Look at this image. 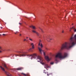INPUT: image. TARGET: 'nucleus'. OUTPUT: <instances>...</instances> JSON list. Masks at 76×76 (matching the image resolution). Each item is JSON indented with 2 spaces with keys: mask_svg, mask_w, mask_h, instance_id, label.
<instances>
[{
  "mask_svg": "<svg viewBox=\"0 0 76 76\" xmlns=\"http://www.w3.org/2000/svg\"><path fill=\"white\" fill-rule=\"evenodd\" d=\"M75 38V39H74ZM76 34L74 36V38L72 37L69 39V42L67 44V42H65L62 45L61 48V50H64V49H67L69 50L72 47L74 46L76 44Z\"/></svg>",
  "mask_w": 76,
  "mask_h": 76,
  "instance_id": "f257e3e1",
  "label": "nucleus"
},
{
  "mask_svg": "<svg viewBox=\"0 0 76 76\" xmlns=\"http://www.w3.org/2000/svg\"><path fill=\"white\" fill-rule=\"evenodd\" d=\"M17 53H19V54H15V56L16 57H17V56H19V57H24L26 56H30L31 57V60H32L33 58H36L37 57V54H34L33 55H27V52H23L22 53L20 51H18Z\"/></svg>",
  "mask_w": 76,
  "mask_h": 76,
  "instance_id": "f03ea898",
  "label": "nucleus"
},
{
  "mask_svg": "<svg viewBox=\"0 0 76 76\" xmlns=\"http://www.w3.org/2000/svg\"><path fill=\"white\" fill-rule=\"evenodd\" d=\"M67 56V53H65L64 55H62L61 53H58L55 56V61L56 63H58V58H59L61 60H62V59H64Z\"/></svg>",
  "mask_w": 76,
  "mask_h": 76,
  "instance_id": "7ed1b4c3",
  "label": "nucleus"
},
{
  "mask_svg": "<svg viewBox=\"0 0 76 76\" xmlns=\"http://www.w3.org/2000/svg\"><path fill=\"white\" fill-rule=\"evenodd\" d=\"M38 49L39 51L40 54H42V53H43V54L45 56V59H46V60H47V61H50V60L51 59V58H49L48 56H45V52H44V50H42L41 48L39 47H38Z\"/></svg>",
  "mask_w": 76,
  "mask_h": 76,
  "instance_id": "20e7f679",
  "label": "nucleus"
},
{
  "mask_svg": "<svg viewBox=\"0 0 76 76\" xmlns=\"http://www.w3.org/2000/svg\"><path fill=\"white\" fill-rule=\"evenodd\" d=\"M0 68L3 72H4V73L6 74L7 76H12L11 74L10 73L7 72L6 71L5 69L2 66H0Z\"/></svg>",
  "mask_w": 76,
  "mask_h": 76,
  "instance_id": "39448f33",
  "label": "nucleus"
},
{
  "mask_svg": "<svg viewBox=\"0 0 76 76\" xmlns=\"http://www.w3.org/2000/svg\"><path fill=\"white\" fill-rule=\"evenodd\" d=\"M37 59H39V61H37L38 62H40V63L41 64H44V63L42 62L44 61V60H43L42 57L39 56H38L37 57Z\"/></svg>",
  "mask_w": 76,
  "mask_h": 76,
  "instance_id": "423d86ee",
  "label": "nucleus"
},
{
  "mask_svg": "<svg viewBox=\"0 0 76 76\" xmlns=\"http://www.w3.org/2000/svg\"><path fill=\"white\" fill-rule=\"evenodd\" d=\"M38 45L39 46L41 47V48H42V43H41V40L39 41Z\"/></svg>",
  "mask_w": 76,
  "mask_h": 76,
  "instance_id": "0eeeda50",
  "label": "nucleus"
},
{
  "mask_svg": "<svg viewBox=\"0 0 76 76\" xmlns=\"http://www.w3.org/2000/svg\"><path fill=\"white\" fill-rule=\"evenodd\" d=\"M23 68L21 67L17 68L16 70H23Z\"/></svg>",
  "mask_w": 76,
  "mask_h": 76,
  "instance_id": "6e6552de",
  "label": "nucleus"
},
{
  "mask_svg": "<svg viewBox=\"0 0 76 76\" xmlns=\"http://www.w3.org/2000/svg\"><path fill=\"white\" fill-rule=\"evenodd\" d=\"M30 28H32L33 29H36V27L35 26H33L31 25V26H30Z\"/></svg>",
  "mask_w": 76,
  "mask_h": 76,
  "instance_id": "1a4fd4ad",
  "label": "nucleus"
},
{
  "mask_svg": "<svg viewBox=\"0 0 76 76\" xmlns=\"http://www.w3.org/2000/svg\"><path fill=\"white\" fill-rule=\"evenodd\" d=\"M3 66H4V67H5V68H6V69H7V70H8V68H7V66H6V64H3Z\"/></svg>",
  "mask_w": 76,
  "mask_h": 76,
  "instance_id": "9d476101",
  "label": "nucleus"
},
{
  "mask_svg": "<svg viewBox=\"0 0 76 76\" xmlns=\"http://www.w3.org/2000/svg\"><path fill=\"white\" fill-rule=\"evenodd\" d=\"M31 45L32 46V48L33 49H34V43H32L31 44Z\"/></svg>",
  "mask_w": 76,
  "mask_h": 76,
  "instance_id": "9b49d317",
  "label": "nucleus"
},
{
  "mask_svg": "<svg viewBox=\"0 0 76 76\" xmlns=\"http://www.w3.org/2000/svg\"><path fill=\"white\" fill-rule=\"evenodd\" d=\"M39 29L41 30V31L42 32V33H44V31H43V30H42V29H41V28H40V27H39Z\"/></svg>",
  "mask_w": 76,
  "mask_h": 76,
  "instance_id": "f8f14e48",
  "label": "nucleus"
},
{
  "mask_svg": "<svg viewBox=\"0 0 76 76\" xmlns=\"http://www.w3.org/2000/svg\"><path fill=\"white\" fill-rule=\"evenodd\" d=\"M32 48H30L28 50V51H29V52L32 51Z\"/></svg>",
  "mask_w": 76,
  "mask_h": 76,
  "instance_id": "ddd939ff",
  "label": "nucleus"
},
{
  "mask_svg": "<svg viewBox=\"0 0 76 76\" xmlns=\"http://www.w3.org/2000/svg\"><path fill=\"white\" fill-rule=\"evenodd\" d=\"M32 31L33 32V33H35L36 34V33L37 32V31L34 30H32Z\"/></svg>",
  "mask_w": 76,
  "mask_h": 76,
  "instance_id": "4468645a",
  "label": "nucleus"
},
{
  "mask_svg": "<svg viewBox=\"0 0 76 76\" xmlns=\"http://www.w3.org/2000/svg\"><path fill=\"white\" fill-rule=\"evenodd\" d=\"M48 39H49V40H52V39H50L49 38H48L46 39V40H47V41H48Z\"/></svg>",
  "mask_w": 76,
  "mask_h": 76,
  "instance_id": "2eb2a0df",
  "label": "nucleus"
},
{
  "mask_svg": "<svg viewBox=\"0 0 76 76\" xmlns=\"http://www.w3.org/2000/svg\"><path fill=\"white\" fill-rule=\"evenodd\" d=\"M29 39L30 40V41H33V39L30 38H29Z\"/></svg>",
  "mask_w": 76,
  "mask_h": 76,
  "instance_id": "dca6fc26",
  "label": "nucleus"
},
{
  "mask_svg": "<svg viewBox=\"0 0 76 76\" xmlns=\"http://www.w3.org/2000/svg\"><path fill=\"white\" fill-rule=\"evenodd\" d=\"M45 67H48V66L47 65V64H45Z\"/></svg>",
  "mask_w": 76,
  "mask_h": 76,
  "instance_id": "f3484780",
  "label": "nucleus"
},
{
  "mask_svg": "<svg viewBox=\"0 0 76 76\" xmlns=\"http://www.w3.org/2000/svg\"><path fill=\"white\" fill-rule=\"evenodd\" d=\"M36 34H37V36H39V33H38L37 32Z\"/></svg>",
  "mask_w": 76,
  "mask_h": 76,
  "instance_id": "a211bd4d",
  "label": "nucleus"
},
{
  "mask_svg": "<svg viewBox=\"0 0 76 76\" xmlns=\"http://www.w3.org/2000/svg\"><path fill=\"white\" fill-rule=\"evenodd\" d=\"M21 74H23V75H24L25 76H28V75H26V74H24V73H22Z\"/></svg>",
  "mask_w": 76,
  "mask_h": 76,
  "instance_id": "6ab92c4d",
  "label": "nucleus"
},
{
  "mask_svg": "<svg viewBox=\"0 0 76 76\" xmlns=\"http://www.w3.org/2000/svg\"><path fill=\"white\" fill-rule=\"evenodd\" d=\"M50 64H51L52 65H53V64H54V62H51L50 63Z\"/></svg>",
  "mask_w": 76,
  "mask_h": 76,
  "instance_id": "aec40b11",
  "label": "nucleus"
},
{
  "mask_svg": "<svg viewBox=\"0 0 76 76\" xmlns=\"http://www.w3.org/2000/svg\"><path fill=\"white\" fill-rule=\"evenodd\" d=\"M18 33H19V32H18V31H17L15 33V34H18Z\"/></svg>",
  "mask_w": 76,
  "mask_h": 76,
  "instance_id": "412c9836",
  "label": "nucleus"
},
{
  "mask_svg": "<svg viewBox=\"0 0 76 76\" xmlns=\"http://www.w3.org/2000/svg\"><path fill=\"white\" fill-rule=\"evenodd\" d=\"M1 49H2V47L1 46H0V50H1Z\"/></svg>",
  "mask_w": 76,
  "mask_h": 76,
  "instance_id": "4be33fe9",
  "label": "nucleus"
},
{
  "mask_svg": "<svg viewBox=\"0 0 76 76\" xmlns=\"http://www.w3.org/2000/svg\"><path fill=\"white\" fill-rule=\"evenodd\" d=\"M19 25H22V23H19Z\"/></svg>",
  "mask_w": 76,
  "mask_h": 76,
  "instance_id": "5701e85b",
  "label": "nucleus"
},
{
  "mask_svg": "<svg viewBox=\"0 0 76 76\" xmlns=\"http://www.w3.org/2000/svg\"><path fill=\"white\" fill-rule=\"evenodd\" d=\"M72 29L73 28L74 29H75V28L73 27H72Z\"/></svg>",
  "mask_w": 76,
  "mask_h": 76,
  "instance_id": "b1692460",
  "label": "nucleus"
},
{
  "mask_svg": "<svg viewBox=\"0 0 76 76\" xmlns=\"http://www.w3.org/2000/svg\"><path fill=\"white\" fill-rule=\"evenodd\" d=\"M74 31H75V32H76V29H75L74 30Z\"/></svg>",
  "mask_w": 76,
  "mask_h": 76,
  "instance_id": "393cba45",
  "label": "nucleus"
},
{
  "mask_svg": "<svg viewBox=\"0 0 76 76\" xmlns=\"http://www.w3.org/2000/svg\"><path fill=\"white\" fill-rule=\"evenodd\" d=\"M62 33H64V31H62Z\"/></svg>",
  "mask_w": 76,
  "mask_h": 76,
  "instance_id": "a878e982",
  "label": "nucleus"
},
{
  "mask_svg": "<svg viewBox=\"0 0 76 76\" xmlns=\"http://www.w3.org/2000/svg\"><path fill=\"white\" fill-rule=\"evenodd\" d=\"M26 39H24V41H26Z\"/></svg>",
  "mask_w": 76,
  "mask_h": 76,
  "instance_id": "bb28decb",
  "label": "nucleus"
},
{
  "mask_svg": "<svg viewBox=\"0 0 76 76\" xmlns=\"http://www.w3.org/2000/svg\"><path fill=\"white\" fill-rule=\"evenodd\" d=\"M47 76H49V75H50V74H47Z\"/></svg>",
  "mask_w": 76,
  "mask_h": 76,
  "instance_id": "cd10ccee",
  "label": "nucleus"
},
{
  "mask_svg": "<svg viewBox=\"0 0 76 76\" xmlns=\"http://www.w3.org/2000/svg\"><path fill=\"white\" fill-rule=\"evenodd\" d=\"M3 35H5V34H3Z\"/></svg>",
  "mask_w": 76,
  "mask_h": 76,
  "instance_id": "c85d7f7f",
  "label": "nucleus"
},
{
  "mask_svg": "<svg viewBox=\"0 0 76 76\" xmlns=\"http://www.w3.org/2000/svg\"><path fill=\"white\" fill-rule=\"evenodd\" d=\"M46 49L47 50H48V48H46Z\"/></svg>",
  "mask_w": 76,
  "mask_h": 76,
  "instance_id": "c756f323",
  "label": "nucleus"
},
{
  "mask_svg": "<svg viewBox=\"0 0 76 76\" xmlns=\"http://www.w3.org/2000/svg\"><path fill=\"white\" fill-rule=\"evenodd\" d=\"M1 52H2L0 50V53H1Z\"/></svg>",
  "mask_w": 76,
  "mask_h": 76,
  "instance_id": "7c9ffc66",
  "label": "nucleus"
},
{
  "mask_svg": "<svg viewBox=\"0 0 76 76\" xmlns=\"http://www.w3.org/2000/svg\"><path fill=\"white\" fill-rule=\"evenodd\" d=\"M20 36H21V35H22V34H20Z\"/></svg>",
  "mask_w": 76,
  "mask_h": 76,
  "instance_id": "2f4dec72",
  "label": "nucleus"
},
{
  "mask_svg": "<svg viewBox=\"0 0 76 76\" xmlns=\"http://www.w3.org/2000/svg\"><path fill=\"white\" fill-rule=\"evenodd\" d=\"M2 28H3V27H1V29H2Z\"/></svg>",
  "mask_w": 76,
  "mask_h": 76,
  "instance_id": "473e14b6",
  "label": "nucleus"
},
{
  "mask_svg": "<svg viewBox=\"0 0 76 76\" xmlns=\"http://www.w3.org/2000/svg\"><path fill=\"white\" fill-rule=\"evenodd\" d=\"M26 38H28V37H26Z\"/></svg>",
  "mask_w": 76,
  "mask_h": 76,
  "instance_id": "72a5a7b5",
  "label": "nucleus"
},
{
  "mask_svg": "<svg viewBox=\"0 0 76 76\" xmlns=\"http://www.w3.org/2000/svg\"><path fill=\"white\" fill-rule=\"evenodd\" d=\"M70 31H71V30H69Z\"/></svg>",
  "mask_w": 76,
  "mask_h": 76,
  "instance_id": "f704fd0d",
  "label": "nucleus"
},
{
  "mask_svg": "<svg viewBox=\"0 0 76 76\" xmlns=\"http://www.w3.org/2000/svg\"><path fill=\"white\" fill-rule=\"evenodd\" d=\"M1 34H0V36H1Z\"/></svg>",
  "mask_w": 76,
  "mask_h": 76,
  "instance_id": "c9c22d12",
  "label": "nucleus"
},
{
  "mask_svg": "<svg viewBox=\"0 0 76 76\" xmlns=\"http://www.w3.org/2000/svg\"><path fill=\"white\" fill-rule=\"evenodd\" d=\"M72 25H73V24H72Z\"/></svg>",
  "mask_w": 76,
  "mask_h": 76,
  "instance_id": "e433bc0d",
  "label": "nucleus"
},
{
  "mask_svg": "<svg viewBox=\"0 0 76 76\" xmlns=\"http://www.w3.org/2000/svg\"><path fill=\"white\" fill-rule=\"evenodd\" d=\"M44 73H45V72H44Z\"/></svg>",
  "mask_w": 76,
  "mask_h": 76,
  "instance_id": "4c0bfd02",
  "label": "nucleus"
},
{
  "mask_svg": "<svg viewBox=\"0 0 76 76\" xmlns=\"http://www.w3.org/2000/svg\"><path fill=\"white\" fill-rule=\"evenodd\" d=\"M70 29H72V28H70Z\"/></svg>",
  "mask_w": 76,
  "mask_h": 76,
  "instance_id": "58836bf2",
  "label": "nucleus"
},
{
  "mask_svg": "<svg viewBox=\"0 0 76 76\" xmlns=\"http://www.w3.org/2000/svg\"><path fill=\"white\" fill-rule=\"evenodd\" d=\"M27 41H28V40H27Z\"/></svg>",
  "mask_w": 76,
  "mask_h": 76,
  "instance_id": "ea45409f",
  "label": "nucleus"
},
{
  "mask_svg": "<svg viewBox=\"0 0 76 76\" xmlns=\"http://www.w3.org/2000/svg\"><path fill=\"white\" fill-rule=\"evenodd\" d=\"M34 15V16H35V15Z\"/></svg>",
  "mask_w": 76,
  "mask_h": 76,
  "instance_id": "a19ab883",
  "label": "nucleus"
}]
</instances>
